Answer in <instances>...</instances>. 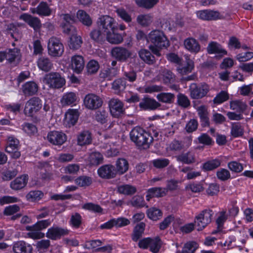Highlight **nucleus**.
I'll use <instances>...</instances> for the list:
<instances>
[{
    "instance_id": "nucleus-43",
    "label": "nucleus",
    "mask_w": 253,
    "mask_h": 253,
    "mask_svg": "<svg viewBox=\"0 0 253 253\" xmlns=\"http://www.w3.org/2000/svg\"><path fill=\"white\" fill-rule=\"evenodd\" d=\"M149 193L148 196H153V197H162L167 195V190L165 188L153 187L149 189L147 192Z\"/></svg>"
},
{
    "instance_id": "nucleus-62",
    "label": "nucleus",
    "mask_w": 253,
    "mask_h": 253,
    "mask_svg": "<svg viewBox=\"0 0 253 253\" xmlns=\"http://www.w3.org/2000/svg\"><path fill=\"white\" fill-rule=\"evenodd\" d=\"M153 165L157 169H161L167 167L169 164V161L166 158H160L152 161Z\"/></svg>"
},
{
    "instance_id": "nucleus-46",
    "label": "nucleus",
    "mask_w": 253,
    "mask_h": 253,
    "mask_svg": "<svg viewBox=\"0 0 253 253\" xmlns=\"http://www.w3.org/2000/svg\"><path fill=\"white\" fill-rule=\"evenodd\" d=\"M82 43V38L77 35H72L70 38L69 46L71 49L76 50L79 49Z\"/></svg>"
},
{
    "instance_id": "nucleus-38",
    "label": "nucleus",
    "mask_w": 253,
    "mask_h": 253,
    "mask_svg": "<svg viewBox=\"0 0 253 253\" xmlns=\"http://www.w3.org/2000/svg\"><path fill=\"white\" fill-rule=\"evenodd\" d=\"M146 213L148 217L153 221L159 220L163 216L161 210L155 207L149 209L147 211Z\"/></svg>"
},
{
    "instance_id": "nucleus-21",
    "label": "nucleus",
    "mask_w": 253,
    "mask_h": 253,
    "mask_svg": "<svg viewBox=\"0 0 253 253\" xmlns=\"http://www.w3.org/2000/svg\"><path fill=\"white\" fill-rule=\"evenodd\" d=\"M28 176L23 174L17 177L10 183V186L14 190H19L24 188L28 181Z\"/></svg>"
},
{
    "instance_id": "nucleus-55",
    "label": "nucleus",
    "mask_w": 253,
    "mask_h": 253,
    "mask_svg": "<svg viewBox=\"0 0 253 253\" xmlns=\"http://www.w3.org/2000/svg\"><path fill=\"white\" fill-rule=\"evenodd\" d=\"M6 60L10 63L13 62L18 56L20 50L17 48L8 49L5 51Z\"/></svg>"
},
{
    "instance_id": "nucleus-59",
    "label": "nucleus",
    "mask_w": 253,
    "mask_h": 253,
    "mask_svg": "<svg viewBox=\"0 0 253 253\" xmlns=\"http://www.w3.org/2000/svg\"><path fill=\"white\" fill-rule=\"evenodd\" d=\"M90 162L92 165H98L103 163V157L99 152H93L90 155Z\"/></svg>"
},
{
    "instance_id": "nucleus-42",
    "label": "nucleus",
    "mask_w": 253,
    "mask_h": 253,
    "mask_svg": "<svg viewBox=\"0 0 253 253\" xmlns=\"http://www.w3.org/2000/svg\"><path fill=\"white\" fill-rule=\"evenodd\" d=\"M118 191L120 194L131 195L136 193V188L131 185L124 184L118 186Z\"/></svg>"
},
{
    "instance_id": "nucleus-4",
    "label": "nucleus",
    "mask_w": 253,
    "mask_h": 253,
    "mask_svg": "<svg viewBox=\"0 0 253 253\" xmlns=\"http://www.w3.org/2000/svg\"><path fill=\"white\" fill-rule=\"evenodd\" d=\"M43 82L51 88H60L66 83L65 79L58 72H52L45 75Z\"/></svg>"
},
{
    "instance_id": "nucleus-28",
    "label": "nucleus",
    "mask_w": 253,
    "mask_h": 253,
    "mask_svg": "<svg viewBox=\"0 0 253 253\" xmlns=\"http://www.w3.org/2000/svg\"><path fill=\"white\" fill-rule=\"evenodd\" d=\"M37 65L40 69L45 72H48L53 67L52 61L47 57L42 56L37 61Z\"/></svg>"
},
{
    "instance_id": "nucleus-29",
    "label": "nucleus",
    "mask_w": 253,
    "mask_h": 253,
    "mask_svg": "<svg viewBox=\"0 0 253 253\" xmlns=\"http://www.w3.org/2000/svg\"><path fill=\"white\" fill-rule=\"evenodd\" d=\"M129 164L127 161L124 158H119L116 162V174H123L128 169Z\"/></svg>"
},
{
    "instance_id": "nucleus-11",
    "label": "nucleus",
    "mask_w": 253,
    "mask_h": 253,
    "mask_svg": "<svg viewBox=\"0 0 253 253\" xmlns=\"http://www.w3.org/2000/svg\"><path fill=\"white\" fill-rule=\"evenodd\" d=\"M138 247L141 249H146L148 247L154 253H158L161 248V240L159 237L155 238H144L139 241Z\"/></svg>"
},
{
    "instance_id": "nucleus-19",
    "label": "nucleus",
    "mask_w": 253,
    "mask_h": 253,
    "mask_svg": "<svg viewBox=\"0 0 253 253\" xmlns=\"http://www.w3.org/2000/svg\"><path fill=\"white\" fill-rule=\"evenodd\" d=\"M20 18L27 23L35 31H38L42 27L41 20L37 17H34L29 14L24 13L20 16Z\"/></svg>"
},
{
    "instance_id": "nucleus-35",
    "label": "nucleus",
    "mask_w": 253,
    "mask_h": 253,
    "mask_svg": "<svg viewBox=\"0 0 253 253\" xmlns=\"http://www.w3.org/2000/svg\"><path fill=\"white\" fill-rule=\"evenodd\" d=\"M157 99L160 102L166 103H173L175 99V95L170 92H161L157 95Z\"/></svg>"
},
{
    "instance_id": "nucleus-1",
    "label": "nucleus",
    "mask_w": 253,
    "mask_h": 253,
    "mask_svg": "<svg viewBox=\"0 0 253 253\" xmlns=\"http://www.w3.org/2000/svg\"><path fill=\"white\" fill-rule=\"evenodd\" d=\"M130 138L137 146L147 149L153 142L152 135L140 127L133 128L130 132Z\"/></svg>"
},
{
    "instance_id": "nucleus-2",
    "label": "nucleus",
    "mask_w": 253,
    "mask_h": 253,
    "mask_svg": "<svg viewBox=\"0 0 253 253\" xmlns=\"http://www.w3.org/2000/svg\"><path fill=\"white\" fill-rule=\"evenodd\" d=\"M185 61H182L176 67V71L179 76L182 77L181 80L183 81H189L195 80L197 78V75L193 74L190 76H187L191 73L194 68V63L188 55H184Z\"/></svg>"
},
{
    "instance_id": "nucleus-18",
    "label": "nucleus",
    "mask_w": 253,
    "mask_h": 253,
    "mask_svg": "<svg viewBox=\"0 0 253 253\" xmlns=\"http://www.w3.org/2000/svg\"><path fill=\"white\" fill-rule=\"evenodd\" d=\"M198 115L200 118V121L202 127H209L210 121L209 113L207 107L205 105H201L196 108Z\"/></svg>"
},
{
    "instance_id": "nucleus-51",
    "label": "nucleus",
    "mask_w": 253,
    "mask_h": 253,
    "mask_svg": "<svg viewBox=\"0 0 253 253\" xmlns=\"http://www.w3.org/2000/svg\"><path fill=\"white\" fill-rule=\"evenodd\" d=\"M82 208L85 210L100 214H102L103 211V209L99 205L92 203H87L84 204L82 206Z\"/></svg>"
},
{
    "instance_id": "nucleus-22",
    "label": "nucleus",
    "mask_w": 253,
    "mask_h": 253,
    "mask_svg": "<svg viewBox=\"0 0 253 253\" xmlns=\"http://www.w3.org/2000/svg\"><path fill=\"white\" fill-rule=\"evenodd\" d=\"M161 104L153 98H144L139 103V107L144 110H154L161 106Z\"/></svg>"
},
{
    "instance_id": "nucleus-10",
    "label": "nucleus",
    "mask_w": 253,
    "mask_h": 253,
    "mask_svg": "<svg viewBox=\"0 0 253 253\" xmlns=\"http://www.w3.org/2000/svg\"><path fill=\"white\" fill-rule=\"evenodd\" d=\"M112 57L120 62H125L131 56V51L123 46H115L111 50Z\"/></svg>"
},
{
    "instance_id": "nucleus-33",
    "label": "nucleus",
    "mask_w": 253,
    "mask_h": 253,
    "mask_svg": "<svg viewBox=\"0 0 253 253\" xmlns=\"http://www.w3.org/2000/svg\"><path fill=\"white\" fill-rule=\"evenodd\" d=\"M89 36L93 41L101 43L104 42L106 39V34L102 32L99 28L92 30Z\"/></svg>"
},
{
    "instance_id": "nucleus-32",
    "label": "nucleus",
    "mask_w": 253,
    "mask_h": 253,
    "mask_svg": "<svg viewBox=\"0 0 253 253\" xmlns=\"http://www.w3.org/2000/svg\"><path fill=\"white\" fill-rule=\"evenodd\" d=\"M207 51L209 53H218L222 55H227V52L222 48L221 46L216 42H211L209 44L207 47Z\"/></svg>"
},
{
    "instance_id": "nucleus-53",
    "label": "nucleus",
    "mask_w": 253,
    "mask_h": 253,
    "mask_svg": "<svg viewBox=\"0 0 253 253\" xmlns=\"http://www.w3.org/2000/svg\"><path fill=\"white\" fill-rule=\"evenodd\" d=\"M132 206L136 208H142L145 206V201L142 196L139 195H135L133 196L131 200L129 201Z\"/></svg>"
},
{
    "instance_id": "nucleus-25",
    "label": "nucleus",
    "mask_w": 253,
    "mask_h": 253,
    "mask_svg": "<svg viewBox=\"0 0 253 253\" xmlns=\"http://www.w3.org/2000/svg\"><path fill=\"white\" fill-rule=\"evenodd\" d=\"M32 250V246L23 241L17 242L13 246V251L14 253H31Z\"/></svg>"
},
{
    "instance_id": "nucleus-56",
    "label": "nucleus",
    "mask_w": 253,
    "mask_h": 253,
    "mask_svg": "<svg viewBox=\"0 0 253 253\" xmlns=\"http://www.w3.org/2000/svg\"><path fill=\"white\" fill-rule=\"evenodd\" d=\"M137 22L142 26H147L152 22V16L150 14L138 15L137 17Z\"/></svg>"
},
{
    "instance_id": "nucleus-16",
    "label": "nucleus",
    "mask_w": 253,
    "mask_h": 253,
    "mask_svg": "<svg viewBox=\"0 0 253 253\" xmlns=\"http://www.w3.org/2000/svg\"><path fill=\"white\" fill-rule=\"evenodd\" d=\"M69 233V231L67 229L53 226L48 229L46 236L49 239L56 240L60 239L62 236L68 235Z\"/></svg>"
},
{
    "instance_id": "nucleus-5",
    "label": "nucleus",
    "mask_w": 253,
    "mask_h": 253,
    "mask_svg": "<svg viewBox=\"0 0 253 253\" xmlns=\"http://www.w3.org/2000/svg\"><path fill=\"white\" fill-rule=\"evenodd\" d=\"M148 42H150L160 49L167 47L169 45V41L164 33L160 30L151 31L147 38Z\"/></svg>"
},
{
    "instance_id": "nucleus-23",
    "label": "nucleus",
    "mask_w": 253,
    "mask_h": 253,
    "mask_svg": "<svg viewBox=\"0 0 253 253\" xmlns=\"http://www.w3.org/2000/svg\"><path fill=\"white\" fill-rule=\"evenodd\" d=\"M71 66L76 73H80L84 67L83 57L81 55L73 56L71 58Z\"/></svg>"
},
{
    "instance_id": "nucleus-36",
    "label": "nucleus",
    "mask_w": 253,
    "mask_h": 253,
    "mask_svg": "<svg viewBox=\"0 0 253 253\" xmlns=\"http://www.w3.org/2000/svg\"><path fill=\"white\" fill-rule=\"evenodd\" d=\"M106 39L108 42L112 44H119L123 41L122 36L116 33V30L106 34Z\"/></svg>"
},
{
    "instance_id": "nucleus-13",
    "label": "nucleus",
    "mask_w": 253,
    "mask_h": 253,
    "mask_svg": "<svg viewBox=\"0 0 253 253\" xmlns=\"http://www.w3.org/2000/svg\"><path fill=\"white\" fill-rule=\"evenodd\" d=\"M102 98L94 93L86 94L84 99L85 107L89 110H94L100 108L103 104Z\"/></svg>"
},
{
    "instance_id": "nucleus-20",
    "label": "nucleus",
    "mask_w": 253,
    "mask_h": 253,
    "mask_svg": "<svg viewBox=\"0 0 253 253\" xmlns=\"http://www.w3.org/2000/svg\"><path fill=\"white\" fill-rule=\"evenodd\" d=\"M92 134L88 130H84L77 135V144L81 146L89 145L92 142Z\"/></svg>"
},
{
    "instance_id": "nucleus-41",
    "label": "nucleus",
    "mask_w": 253,
    "mask_h": 253,
    "mask_svg": "<svg viewBox=\"0 0 253 253\" xmlns=\"http://www.w3.org/2000/svg\"><path fill=\"white\" fill-rule=\"evenodd\" d=\"M77 100V96L74 92H70L65 94L61 100V103L63 106L70 105L74 103Z\"/></svg>"
},
{
    "instance_id": "nucleus-57",
    "label": "nucleus",
    "mask_w": 253,
    "mask_h": 253,
    "mask_svg": "<svg viewBox=\"0 0 253 253\" xmlns=\"http://www.w3.org/2000/svg\"><path fill=\"white\" fill-rule=\"evenodd\" d=\"M177 104L179 106L187 108L190 106V101L188 97L184 94L179 93L177 96Z\"/></svg>"
},
{
    "instance_id": "nucleus-54",
    "label": "nucleus",
    "mask_w": 253,
    "mask_h": 253,
    "mask_svg": "<svg viewBox=\"0 0 253 253\" xmlns=\"http://www.w3.org/2000/svg\"><path fill=\"white\" fill-rule=\"evenodd\" d=\"M75 181L80 187H86L89 186L92 183V180L90 177L83 175L77 178Z\"/></svg>"
},
{
    "instance_id": "nucleus-48",
    "label": "nucleus",
    "mask_w": 253,
    "mask_h": 253,
    "mask_svg": "<svg viewBox=\"0 0 253 253\" xmlns=\"http://www.w3.org/2000/svg\"><path fill=\"white\" fill-rule=\"evenodd\" d=\"M19 140L13 137L10 136L8 138L7 146L5 148L6 152H12L13 150H17L19 145Z\"/></svg>"
},
{
    "instance_id": "nucleus-24",
    "label": "nucleus",
    "mask_w": 253,
    "mask_h": 253,
    "mask_svg": "<svg viewBox=\"0 0 253 253\" xmlns=\"http://www.w3.org/2000/svg\"><path fill=\"white\" fill-rule=\"evenodd\" d=\"M229 105L230 109L241 114L245 112L248 108L247 103L240 99L231 100Z\"/></svg>"
},
{
    "instance_id": "nucleus-3",
    "label": "nucleus",
    "mask_w": 253,
    "mask_h": 253,
    "mask_svg": "<svg viewBox=\"0 0 253 253\" xmlns=\"http://www.w3.org/2000/svg\"><path fill=\"white\" fill-rule=\"evenodd\" d=\"M50 224L51 221L49 219H46L38 221L32 226L26 227V230L30 231L28 233V236L34 239L43 238L44 237V234L41 232V231L45 229Z\"/></svg>"
},
{
    "instance_id": "nucleus-63",
    "label": "nucleus",
    "mask_w": 253,
    "mask_h": 253,
    "mask_svg": "<svg viewBox=\"0 0 253 253\" xmlns=\"http://www.w3.org/2000/svg\"><path fill=\"white\" fill-rule=\"evenodd\" d=\"M107 112L106 111L99 110L95 112V119L98 122L103 124L107 122Z\"/></svg>"
},
{
    "instance_id": "nucleus-45",
    "label": "nucleus",
    "mask_w": 253,
    "mask_h": 253,
    "mask_svg": "<svg viewBox=\"0 0 253 253\" xmlns=\"http://www.w3.org/2000/svg\"><path fill=\"white\" fill-rule=\"evenodd\" d=\"M244 134V129L240 123H233L231 124V134L234 137L242 136Z\"/></svg>"
},
{
    "instance_id": "nucleus-26",
    "label": "nucleus",
    "mask_w": 253,
    "mask_h": 253,
    "mask_svg": "<svg viewBox=\"0 0 253 253\" xmlns=\"http://www.w3.org/2000/svg\"><path fill=\"white\" fill-rule=\"evenodd\" d=\"M38 85L34 82H28L22 87V92L26 96H32L35 94L38 90Z\"/></svg>"
},
{
    "instance_id": "nucleus-40",
    "label": "nucleus",
    "mask_w": 253,
    "mask_h": 253,
    "mask_svg": "<svg viewBox=\"0 0 253 253\" xmlns=\"http://www.w3.org/2000/svg\"><path fill=\"white\" fill-rule=\"evenodd\" d=\"M178 161L186 164H190L195 162L194 155L190 152L182 153L176 157Z\"/></svg>"
},
{
    "instance_id": "nucleus-34",
    "label": "nucleus",
    "mask_w": 253,
    "mask_h": 253,
    "mask_svg": "<svg viewBox=\"0 0 253 253\" xmlns=\"http://www.w3.org/2000/svg\"><path fill=\"white\" fill-rule=\"evenodd\" d=\"M77 17L83 25L87 27H89L92 25V21L91 18L84 10H78L77 13Z\"/></svg>"
},
{
    "instance_id": "nucleus-9",
    "label": "nucleus",
    "mask_w": 253,
    "mask_h": 253,
    "mask_svg": "<svg viewBox=\"0 0 253 253\" xmlns=\"http://www.w3.org/2000/svg\"><path fill=\"white\" fill-rule=\"evenodd\" d=\"M48 53L53 57H59L64 52V46L60 40L54 37L49 39L48 42Z\"/></svg>"
},
{
    "instance_id": "nucleus-49",
    "label": "nucleus",
    "mask_w": 253,
    "mask_h": 253,
    "mask_svg": "<svg viewBox=\"0 0 253 253\" xmlns=\"http://www.w3.org/2000/svg\"><path fill=\"white\" fill-rule=\"evenodd\" d=\"M117 74V69L116 68H106L101 70L100 73V77L102 78H108L111 79L112 77H115Z\"/></svg>"
},
{
    "instance_id": "nucleus-37",
    "label": "nucleus",
    "mask_w": 253,
    "mask_h": 253,
    "mask_svg": "<svg viewBox=\"0 0 253 253\" xmlns=\"http://www.w3.org/2000/svg\"><path fill=\"white\" fill-rule=\"evenodd\" d=\"M79 113L77 109H70L65 114V119L67 122L72 126L77 122Z\"/></svg>"
},
{
    "instance_id": "nucleus-52",
    "label": "nucleus",
    "mask_w": 253,
    "mask_h": 253,
    "mask_svg": "<svg viewBox=\"0 0 253 253\" xmlns=\"http://www.w3.org/2000/svg\"><path fill=\"white\" fill-rule=\"evenodd\" d=\"M198 247V244L195 242H189L184 245L181 252L177 251L176 253H194Z\"/></svg>"
},
{
    "instance_id": "nucleus-47",
    "label": "nucleus",
    "mask_w": 253,
    "mask_h": 253,
    "mask_svg": "<svg viewBox=\"0 0 253 253\" xmlns=\"http://www.w3.org/2000/svg\"><path fill=\"white\" fill-rule=\"evenodd\" d=\"M38 14L42 16H49L52 12L51 9L49 8L46 2L42 1L38 6Z\"/></svg>"
},
{
    "instance_id": "nucleus-30",
    "label": "nucleus",
    "mask_w": 253,
    "mask_h": 253,
    "mask_svg": "<svg viewBox=\"0 0 253 253\" xmlns=\"http://www.w3.org/2000/svg\"><path fill=\"white\" fill-rule=\"evenodd\" d=\"M139 57L146 63L152 65L155 62V58L148 50L142 49L138 51Z\"/></svg>"
},
{
    "instance_id": "nucleus-64",
    "label": "nucleus",
    "mask_w": 253,
    "mask_h": 253,
    "mask_svg": "<svg viewBox=\"0 0 253 253\" xmlns=\"http://www.w3.org/2000/svg\"><path fill=\"white\" fill-rule=\"evenodd\" d=\"M228 46L231 49H239L241 47V43L237 38L232 36L229 38Z\"/></svg>"
},
{
    "instance_id": "nucleus-8",
    "label": "nucleus",
    "mask_w": 253,
    "mask_h": 253,
    "mask_svg": "<svg viewBox=\"0 0 253 253\" xmlns=\"http://www.w3.org/2000/svg\"><path fill=\"white\" fill-rule=\"evenodd\" d=\"M213 214L212 210L206 209L202 211L196 216L195 223L197 226L198 231L202 230L211 221V217Z\"/></svg>"
},
{
    "instance_id": "nucleus-61",
    "label": "nucleus",
    "mask_w": 253,
    "mask_h": 253,
    "mask_svg": "<svg viewBox=\"0 0 253 253\" xmlns=\"http://www.w3.org/2000/svg\"><path fill=\"white\" fill-rule=\"evenodd\" d=\"M229 99V94L225 91H221L218 93L213 100L214 104H221Z\"/></svg>"
},
{
    "instance_id": "nucleus-15",
    "label": "nucleus",
    "mask_w": 253,
    "mask_h": 253,
    "mask_svg": "<svg viewBox=\"0 0 253 253\" xmlns=\"http://www.w3.org/2000/svg\"><path fill=\"white\" fill-rule=\"evenodd\" d=\"M47 138L50 143L59 146L62 145L67 140V136L65 133L57 131L49 132Z\"/></svg>"
},
{
    "instance_id": "nucleus-12",
    "label": "nucleus",
    "mask_w": 253,
    "mask_h": 253,
    "mask_svg": "<svg viewBox=\"0 0 253 253\" xmlns=\"http://www.w3.org/2000/svg\"><path fill=\"white\" fill-rule=\"evenodd\" d=\"M42 100L37 97H33L26 103L24 113L29 117H32L42 108Z\"/></svg>"
},
{
    "instance_id": "nucleus-58",
    "label": "nucleus",
    "mask_w": 253,
    "mask_h": 253,
    "mask_svg": "<svg viewBox=\"0 0 253 253\" xmlns=\"http://www.w3.org/2000/svg\"><path fill=\"white\" fill-rule=\"evenodd\" d=\"M86 68L88 74H94L98 71L99 68V65L97 61L91 60L88 62Z\"/></svg>"
},
{
    "instance_id": "nucleus-27",
    "label": "nucleus",
    "mask_w": 253,
    "mask_h": 253,
    "mask_svg": "<svg viewBox=\"0 0 253 253\" xmlns=\"http://www.w3.org/2000/svg\"><path fill=\"white\" fill-rule=\"evenodd\" d=\"M184 45L186 49L191 52L198 53L200 50V45L198 42L193 38H189L184 40Z\"/></svg>"
},
{
    "instance_id": "nucleus-31",
    "label": "nucleus",
    "mask_w": 253,
    "mask_h": 253,
    "mask_svg": "<svg viewBox=\"0 0 253 253\" xmlns=\"http://www.w3.org/2000/svg\"><path fill=\"white\" fill-rule=\"evenodd\" d=\"M145 223L144 222H140L137 224L134 228L133 233L131 235L132 240L134 242H137L142 237L144 233L145 228Z\"/></svg>"
},
{
    "instance_id": "nucleus-14",
    "label": "nucleus",
    "mask_w": 253,
    "mask_h": 253,
    "mask_svg": "<svg viewBox=\"0 0 253 253\" xmlns=\"http://www.w3.org/2000/svg\"><path fill=\"white\" fill-rule=\"evenodd\" d=\"M111 114L115 118H118L125 113L124 104L118 99L112 98L109 102Z\"/></svg>"
},
{
    "instance_id": "nucleus-44",
    "label": "nucleus",
    "mask_w": 253,
    "mask_h": 253,
    "mask_svg": "<svg viewBox=\"0 0 253 253\" xmlns=\"http://www.w3.org/2000/svg\"><path fill=\"white\" fill-rule=\"evenodd\" d=\"M126 87V81L122 79H118L112 83V88L117 94H119L123 91Z\"/></svg>"
},
{
    "instance_id": "nucleus-6",
    "label": "nucleus",
    "mask_w": 253,
    "mask_h": 253,
    "mask_svg": "<svg viewBox=\"0 0 253 253\" xmlns=\"http://www.w3.org/2000/svg\"><path fill=\"white\" fill-rule=\"evenodd\" d=\"M190 96L192 99H200L206 96L209 91V85L202 83L197 84L196 83H192L189 86Z\"/></svg>"
},
{
    "instance_id": "nucleus-7",
    "label": "nucleus",
    "mask_w": 253,
    "mask_h": 253,
    "mask_svg": "<svg viewBox=\"0 0 253 253\" xmlns=\"http://www.w3.org/2000/svg\"><path fill=\"white\" fill-rule=\"evenodd\" d=\"M97 24L98 28L105 34L117 29L115 20L108 15H103L98 18Z\"/></svg>"
},
{
    "instance_id": "nucleus-50",
    "label": "nucleus",
    "mask_w": 253,
    "mask_h": 253,
    "mask_svg": "<svg viewBox=\"0 0 253 253\" xmlns=\"http://www.w3.org/2000/svg\"><path fill=\"white\" fill-rule=\"evenodd\" d=\"M220 165V161L218 159H214L208 161L203 165V169L206 171L212 170L219 167Z\"/></svg>"
},
{
    "instance_id": "nucleus-39",
    "label": "nucleus",
    "mask_w": 253,
    "mask_h": 253,
    "mask_svg": "<svg viewBox=\"0 0 253 253\" xmlns=\"http://www.w3.org/2000/svg\"><path fill=\"white\" fill-rule=\"evenodd\" d=\"M135 1L139 7L149 10L153 8L158 3L159 0H135Z\"/></svg>"
},
{
    "instance_id": "nucleus-60",
    "label": "nucleus",
    "mask_w": 253,
    "mask_h": 253,
    "mask_svg": "<svg viewBox=\"0 0 253 253\" xmlns=\"http://www.w3.org/2000/svg\"><path fill=\"white\" fill-rule=\"evenodd\" d=\"M82 218L80 213L75 212L71 215L70 222L73 227L79 228L82 224Z\"/></svg>"
},
{
    "instance_id": "nucleus-17",
    "label": "nucleus",
    "mask_w": 253,
    "mask_h": 253,
    "mask_svg": "<svg viewBox=\"0 0 253 253\" xmlns=\"http://www.w3.org/2000/svg\"><path fill=\"white\" fill-rule=\"evenodd\" d=\"M98 174L101 178L111 179L116 176V170L114 166L105 165L101 166L98 169Z\"/></svg>"
}]
</instances>
